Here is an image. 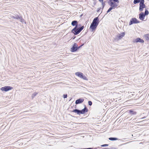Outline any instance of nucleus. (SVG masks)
Wrapping results in <instances>:
<instances>
[{"instance_id": "nucleus-1", "label": "nucleus", "mask_w": 149, "mask_h": 149, "mask_svg": "<svg viewBox=\"0 0 149 149\" xmlns=\"http://www.w3.org/2000/svg\"><path fill=\"white\" fill-rule=\"evenodd\" d=\"M84 28V26L78 27H74L71 30V32L73 33L74 35H77L79 34L83 30Z\"/></svg>"}, {"instance_id": "nucleus-2", "label": "nucleus", "mask_w": 149, "mask_h": 149, "mask_svg": "<svg viewBox=\"0 0 149 149\" xmlns=\"http://www.w3.org/2000/svg\"><path fill=\"white\" fill-rule=\"evenodd\" d=\"M125 33L124 32H123L121 34H119L116 36L115 38H114V40L115 41H118L119 40L121 39L125 35Z\"/></svg>"}, {"instance_id": "nucleus-3", "label": "nucleus", "mask_w": 149, "mask_h": 149, "mask_svg": "<svg viewBox=\"0 0 149 149\" xmlns=\"http://www.w3.org/2000/svg\"><path fill=\"white\" fill-rule=\"evenodd\" d=\"M108 3L111 7H112L113 9L116 8L118 5L116 3H114L112 1V0H108Z\"/></svg>"}, {"instance_id": "nucleus-4", "label": "nucleus", "mask_w": 149, "mask_h": 149, "mask_svg": "<svg viewBox=\"0 0 149 149\" xmlns=\"http://www.w3.org/2000/svg\"><path fill=\"white\" fill-rule=\"evenodd\" d=\"M13 89L12 87L9 86H4L1 88L0 90L5 92H7Z\"/></svg>"}, {"instance_id": "nucleus-5", "label": "nucleus", "mask_w": 149, "mask_h": 149, "mask_svg": "<svg viewBox=\"0 0 149 149\" xmlns=\"http://www.w3.org/2000/svg\"><path fill=\"white\" fill-rule=\"evenodd\" d=\"M140 23V21L138 20L136 18H132L130 20L129 23L130 25L133 24H137Z\"/></svg>"}, {"instance_id": "nucleus-6", "label": "nucleus", "mask_w": 149, "mask_h": 149, "mask_svg": "<svg viewBox=\"0 0 149 149\" xmlns=\"http://www.w3.org/2000/svg\"><path fill=\"white\" fill-rule=\"evenodd\" d=\"M11 17L13 19H19L21 22H24V20L23 19L21 16H19L18 15H15V16H12Z\"/></svg>"}, {"instance_id": "nucleus-7", "label": "nucleus", "mask_w": 149, "mask_h": 149, "mask_svg": "<svg viewBox=\"0 0 149 149\" xmlns=\"http://www.w3.org/2000/svg\"><path fill=\"white\" fill-rule=\"evenodd\" d=\"M77 51H78L77 45L76 43H74L73 45L72 48H71L70 51L71 52H73Z\"/></svg>"}, {"instance_id": "nucleus-8", "label": "nucleus", "mask_w": 149, "mask_h": 149, "mask_svg": "<svg viewBox=\"0 0 149 149\" xmlns=\"http://www.w3.org/2000/svg\"><path fill=\"white\" fill-rule=\"evenodd\" d=\"M97 26L95 24H93V23H91L90 27V28L91 30V31L93 32L96 29Z\"/></svg>"}, {"instance_id": "nucleus-9", "label": "nucleus", "mask_w": 149, "mask_h": 149, "mask_svg": "<svg viewBox=\"0 0 149 149\" xmlns=\"http://www.w3.org/2000/svg\"><path fill=\"white\" fill-rule=\"evenodd\" d=\"M99 18L98 17H97L94 19L92 23H93V24L97 26L99 24Z\"/></svg>"}, {"instance_id": "nucleus-10", "label": "nucleus", "mask_w": 149, "mask_h": 149, "mask_svg": "<svg viewBox=\"0 0 149 149\" xmlns=\"http://www.w3.org/2000/svg\"><path fill=\"white\" fill-rule=\"evenodd\" d=\"M133 42L134 43H137L138 42L140 43H143L144 42V41L143 40L141 39L140 38H138L133 40Z\"/></svg>"}, {"instance_id": "nucleus-11", "label": "nucleus", "mask_w": 149, "mask_h": 149, "mask_svg": "<svg viewBox=\"0 0 149 149\" xmlns=\"http://www.w3.org/2000/svg\"><path fill=\"white\" fill-rule=\"evenodd\" d=\"M144 13L143 12H141L139 15V18L141 20L143 21L145 17Z\"/></svg>"}, {"instance_id": "nucleus-12", "label": "nucleus", "mask_w": 149, "mask_h": 149, "mask_svg": "<svg viewBox=\"0 0 149 149\" xmlns=\"http://www.w3.org/2000/svg\"><path fill=\"white\" fill-rule=\"evenodd\" d=\"M84 101V99L82 98H79L75 101V103L77 104L82 103Z\"/></svg>"}, {"instance_id": "nucleus-13", "label": "nucleus", "mask_w": 149, "mask_h": 149, "mask_svg": "<svg viewBox=\"0 0 149 149\" xmlns=\"http://www.w3.org/2000/svg\"><path fill=\"white\" fill-rule=\"evenodd\" d=\"M88 111V108L85 105L84 108L81 110H80L81 114H84L85 113H86Z\"/></svg>"}, {"instance_id": "nucleus-14", "label": "nucleus", "mask_w": 149, "mask_h": 149, "mask_svg": "<svg viewBox=\"0 0 149 149\" xmlns=\"http://www.w3.org/2000/svg\"><path fill=\"white\" fill-rule=\"evenodd\" d=\"M73 26H75L76 27H78V22L77 20H73L72 21L71 24Z\"/></svg>"}, {"instance_id": "nucleus-15", "label": "nucleus", "mask_w": 149, "mask_h": 149, "mask_svg": "<svg viewBox=\"0 0 149 149\" xmlns=\"http://www.w3.org/2000/svg\"><path fill=\"white\" fill-rule=\"evenodd\" d=\"M128 113H129L131 115H135L136 114V112L134 111V110H128L127 111Z\"/></svg>"}, {"instance_id": "nucleus-16", "label": "nucleus", "mask_w": 149, "mask_h": 149, "mask_svg": "<svg viewBox=\"0 0 149 149\" xmlns=\"http://www.w3.org/2000/svg\"><path fill=\"white\" fill-rule=\"evenodd\" d=\"M146 6L145 5H141L139 4V11L140 12L142 11L144 8H146Z\"/></svg>"}, {"instance_id": "nucleus-17", "label": "nucleus", "mask_w": 149, "mask_h": 149, "mask_svg": "<svg viewBox=\"0 0 149 149\" xmlns=\"http://www.w3.org/2000/svg\"><path fill=\"white\" fill-rule=\"evenodd\" d=\"M72 112L76 113L77 114L80 115L81 114L80 110L77 109H75L72 111Z\"/></svg>"}, {"instance_id": "nucleus-18", "label": "nucleus", "mask_w": 149, "mask_h": 149, "mask_svg": "<svg viewBox=\"0 0 149 149\" xmlns=\"http://www.w3.org/2000/svg\"><path fill=\"white\" fill-rule=\"evenodd\" d=\"M83 74L79 72H78L75 73V74L77 75V76H78V77H79L80 78H81Z\"/></svg>"}, {"instance_id": "nucleus-19", "label": "nucleus", "mask_w": 149, "mask_h": 149, "mask_svg": "<svg viewBox=\"0 0 149 149\" xmlns=\"http://www.w3.org/2000/svg\"><path fill=\"white\" fill-rule=\"evenodd\" d=\"M144 37L147 41H149V33L145 34Z\"/></svg>"}, {"instance_id": "nucleus-20", "label": "nucleus", "mask_w": 149, "mask_h": 149, "mask_svg": "<svg viewBox=\"0 0 149 149\" xmlns=\"http://www.w3.org/2000/svg\"><path fill=\"white\" fill-rule=\"evenodd\" d=\"M109 139L110 141H113L117 140L118 139L116 137H110L109 138Z\"/></svg>"}, {"instance_id": "nucleus-21", "label": "nucleus", "mask_w": 149, "mask_h": 149, "mask_svg": "<svg viewBox=\"0 0 149 149\" xmlns=\"http://www.w3.org/2000/svg\"><path fill=\"white\" fill-rule=\"evenodd\" d=\"M38 93L37 92H35L32 94V98L33 99V98L38 94Z\"/></svg>"}, {"instance_id": "nucleus-22", "label": "nucleus", "mask_w": 149, "mask_h": 149, "mask_svg": "<svg viewBox=\"0 0 149 149\" xmlns=\"http://www.w3.org/2000/svg\"><path fill=\"white\" fill-rule=\"evenodd\" d=\"M81 78L82 79L85 80H88V78L86 77L85 75H84L83 74Z\"/></svg>"}, {"instance_id": "nucleus-23", "label": "nucleus", "mask_w": 149, "mask_h": 149, "mask_svg": "<svg viewBox=\"0 0 149 149\" xmlns=\"http://www.w3.org/2000/svg\"><path fill=\"white\" fill-rule=\"evenodd\" d=\"M113 9L112 7H111L109 8L108 10L107 11V13H108L110 11H111V10Z\"/></svg>"}, {"instance_id": "nucleus-24", "label": "nucleus", "mask_w": 149, "mask_h": 149, "mask_svg": "<svg viewBox=\"0 0 149 149\" xmlns=\"http://www.w3.org/2000/svg\"><path fill=\"white\" fill-rule=\"evenodd\" d=\"M140 2V0H134L133 3L134 4H136L137 3H139Z\"/></svg>"}, {"instance_id": "nucleus-25", "label": "nucleus", "mask_w": 149, "mask_h": 149, "mask_svg": "<svg viewBox=\"0 0 149 149\" xmlns=\"http://www.w3.org/2000/svg\"><path fill=\"white\" fill-rule=\"evenodd\" d=\"M139 4L145 5L144 4V0H140V2H139Z\"/></svg>"}, {"instance_id": "nucleus-26", "label": "nucleus", "mask_w": 149, "mask_h": 149, "mask_svg": "<svg viewBox=\"0 0 149 149\" xmlns=\"http://www.w3.org/2000/svg\"><path fill=\"white\" fill-rule=\"evenodd\" d=\"M144 13V15H145V16L148 15L149 14L148 10H147L146 9L145 13Z\"/></svg>"}, {"instance_id": "nucleus-27", "label": "nucleus", "mask_w": 149, "mask_h": 149, "mask_svg": "<svg viewBox=\"0 0 149 149\" xmlns=\"http://www.w3.org/2000/svg\"><path fill=\"white\" fill-rule=\"evenodd\" d=\"M101 3H102V10L104 8L105 5V3L104 2H102Z\"/></svg>"}, {"instance_id": "nucleus-28", "label": "nucleus", "mask_w": 149, "mask_h": 149, "mask_svg": "<svg viewBox=\"0 0 149 149\" xmlns=\"http://www.w3.org/2000/svg\"><path fill=\"white\" fill-rule=\"evenodd\" d=\"M84 45V43H83L79 46H78L77 45L78 50L80 48H81Z\"/></svg>"}, {"instance_id": "nucleus-29", "label": "nucleus", "mask_w": 149, "mask_h": 149, "mask_svg": "<svg viewBox=\"0 0 149 149\" xmlns=\"http://www.w3.org/2000/svg\"><path fill=\"white\" fill-rule=\"evenodd\" d=\"M108 146H109L108 144H103V145H101V147H105Z\"/></svg>"}, {"instance_id": "nucleus-30", "label": "nucleus", "mask_w": 149, "mask_h": 149, "mask_svg": "<svg viewBox=\"0 0 149 149\" xmlns=\"http://www.w3.org/2000/svg\"><path fill=\"white\" fill-rule=\"evenodd\" d=\"M88 105L90 106H91L92 105V102L91 101H88Z\"/></svg>"}, {"instance_id": "nucleus-31", "label": "nucleus", "mask_w": 149, "mask_h": 149, "mask_svg": "<svg viewBox=\"0 0 149 149\" xmlns=\"http://www.w3.org/2000/svg\"><path fill=\"white\" fill-rule=\"evenodd\" d=\"M114 3H118L119 2V0H112Z\"/></svg>"}, {"instance_id": "nucleus-32", "label": "nucleus", "mask_w": 149, "mask_h": 149, "mask_svg": "<svg viewBox=\"0 0 149 149\" xmlns=\"http://www.w3.org/2000/svg\"><path fill=\"white\" fill-rule=\"evenodd\" d=\"M63 97L64 99L66 98L67 97V94H64L63 95Z\"/></svg>"}, {"instance_id": "nucleus-33", "label": "nucleus", "mask_w": 149, "mask_h": 149, "mask_svg": "<svg viewBox=\"0 0 149 149\" xmlns=\"http://www.w3.org/2000/svg\"><path fill=\"white\" fill-rule=\"evenodd\" d=\"M101 148V147H98L96 148H91V149H98V148Z\"/></svg>"}, {"instance_id": "nucleus-34", "label": "nucleus", "mask_w": 149, "mask_h": 149, "mask_svg": "<svg viewBox=\"0 0 149 149\" xmlns=\"http://www.w3.org/2000/svg\"><path fill=\"white\" fill-rule=\"evenodd\" d=\"M101 9V8H98L97 9V12H99L100 11V10Z\"/></svg>"}, {"instance_id": "nucleus-35", "label": "nucleus", "mask_w": 149, "mask_h": 149, "mask_svg": "<svg viewBox=\"0 0 149 149\" xmlns=\"http://www.w3.org/2000/svg\"><path fill=\"white\" fill-rule=\"evenodd\" d=\"M130 141L128 142L122 144L120 145V146H122V145H125V144H127V143H130Z\"/></svg>"}, {"instance_id": "nucleus-36", "label": "nucleus", "mask_w": 149, "mask_h": 149, "mask_svg": "<svg viewBox=\"0 0 149 149\" xmlns=\"http://www.w3.org/2000/svg\"><path fill=\"white\" fill-rule=\"evenodd\" d=\"M113 148H102V149H112Z\"/></svg>"}, {"instance_id": "nucleus-37", "label": "nucleus", "mask_w": 149, "mask_h": 149, "mask_svg": "<svg viewBox=\"0 0 149 149\" xmlns=\"http://www.w3.org/2000/svg\"><path fill=\"white\" fill-rule=\"evenodd\" d=\"M98 0L100 2H101V3L103 2V0Z\"/></svg>"}, {"instance_id": "nucleus-38", "label": "nucleus", "mask_w": 149, "mask_h": 149, "mask_svg": "<svg viewBox=\"0 0 149 149\" xmlns=\"http://www.w3.org/2000/svg\"><path fill=\"white\" fill-rule=\"evenodd\" d=\"M82 149H91V148H82Z\"/></svg>"}, {"instance_id": "nucleus-39", "label": "nucleus", "mask_w": 149, "mask_h": 149, "mask_svg": "<svg viewBox=\"0 0 149 149\" xmlns=\"http://www.w3.org/2000/svg\"><path fill=\"white\" fill-rule=\"evenodd\" d=\"M81 24H78V27H81Z\"/></svg>"}, {"instance_id": "nucleus-40", "label": "nucleus", "mask_w": 149, "mask_h": 149, "mask_svg": "<svg viewBox=\"0 0 149 149\" xmlns=\"http://www.w3.org/2000/svg\"><path fill=\"white\" fill-rule=\"evenodd\" d=\"M75 37H76L75 36L74 37V38H73V39H74L75 38Z\"/></svg>"}, {"instance_id": "nucleus-41", "label": "nucleus", "mask_w": 149, "mask_h": 149, "mask_svg": "<svg viewBox=\"0 0 149 149\" xmlns=\"http://www.w3.org/2000/svg\"><path fill=\"white\" fill-rule=\"evenodd\" d=\"M87 31L86 32H85V34H86V33H87Z\"/></svg>"}, {"instance_id": "nucleus-42", "label": "nucleus", "mask_w": 149, "mask_h": 149, "mask_svg": "<svg viewBox=\"0 0 149 149\" xmlns=\"http://www.w3.org/2000/svg\"><path fill=\"white\" fill-rule=\"evenodd\" d=\"M71 99H72V98H71V99H70V100H69V101H70Z\"/></svg>"}]
</instances>
